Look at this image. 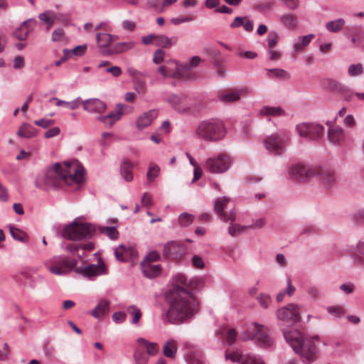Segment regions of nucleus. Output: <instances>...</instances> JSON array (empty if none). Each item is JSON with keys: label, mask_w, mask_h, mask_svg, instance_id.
I'll list each match as a JSON object with an SVG mask.
<instances>
[{"label": "nucleus", "mask_w": 364, "mask_h": 364, "mask_svg": "<svg viewBox=\"0 0 364 364\" xmlns=\"http://www.w3.org/2000/svg\"><path fill=\"white\" fill-rule=\"evenodd\" d=\"M187 277L181 273L173 277L172 285L166 294L169 304L166 319L172 324H181L191 319L197 311V302L188 290Z\"/></svg>", "instance_id": "nucleus-1"}, {"label": "nucleus", "mask_w": 364, "mask_h": 364, "mask_svg": "<svg viewBox=\"0 0 364 364\" xmlns=\"http://www.w3.org/2000/svg\"><path fill=\"white\" fill-rule=\"evenodd\" d=\"M85 169L77 160L55 163L48 168L43 176L35 180L36 188L47 191L63 184L79 186L84 180Z\"/></svg>", "instance_id": "nucleus-2"}, {"label": "nucleus", "mask_w": 364, "mask_h": 364, "mask_svg": "<svg viewBox=\"0 0 364 364\" xmlns=\"http://www.w3.org/2000/svg\"><path fill=\"white\" fill-rule=\"evenodd\" d=\"M286 341L290 345L294 351L301 356L304 363H310L315 360L316 348L311 338H304L298 330H283Z\"/></svg>", "instance_id": "nucleus-3"}, {"label": "nucleus", "mask_w": 364, "mask_h": 364, "mask_svg": "<svg viewBox=\"0 0 364 364\" xmlns=\"http://www.w3.org/2000/svg\"><path fill=\"white\" fill-rule=\"evenodd\" d=\"M289 176L296 181H306L314 176H318L326 188L332 187L336 182L334 172L330 168H311L306 165L295 164L289 169Z\"/></svg>", "instance_id": "nucleus-4"}, {"label": "nucleus", "mask_w": 364, "mask_h": 364, "mask_svg": "<svg viewBox=\"0 0 364 364\" xmlns=\"http://www.w3.org/2000/svg\"><path fill=\"white\" fill-rule=\"evenodd\" d=\"M196 134L205 141H217L225 136V129L221 121L211 119L199 123Z\"/></svg>", "instance_id": "nucleus-5"}, {"label": "nucleus", "mask_w": 364, "mask_h": 364, "mask_svg": "<svg viewBox=\"0 0 364 364\" xmlns=\"http://www.w3.org/2000/svg\"><path fill=\"white\" fill-rule=\"evenodd\" d=\"M290 137L284 131H279L267 136L263 140L266 150L271 154H283L289 144Z\"/></svg>", "instance_id": "nucleus-6"}, {"label": "nucleus", "mask_w": 364, "mask_h": 364, "mask_svg": "<svg viewBox=\"0 0 364 364\" xmlns=\"http://www.w3.org/2000/svg\"><path fill=\"white\" fill-rule=\"evenodd\" d=\"M95 231L94 225L90 223L73 221L64 228L63 237L70 240H87L92 237Z\"/></svg>", "instance_id": "nucleus-7"}, {"label": "nucleus", "mask_w": 364, "mask_h": 364, "mask_svg": "<svg viewBox=\"0 0 364 364\" xmlns=\"http://www.w3.org/2000/svg\"><path fill=\"white\" fill-rule=\"evenodd\" d=\"M76 264V259H68L63 255L54 256L44 262L45 267L55 275H65Z\"/></svg>", "instance_id": "nucleus-8"}, {"label": "nucleus", "mask_w": 364, "mask_h": 364, "mask_svg": "<svg viewBox=\"0 0 364 364\" xmlns=\"http://www.w3.org/2000/svg\"><path fill=\"white\" fill-rule=\"evenodd\" d=\"M299 310L300 307L299 305L289 304L277 309L276 316L279 321H282L284 323L294 324L299 322L301 319Z\"/></svg>", "instance_id": "nucleus-9"}, {"label": "nucleus", "mask_w": 364, "mask_h": 364, "mask_svg": "<svg viewBox=\"0 0 364 364\" xmlns=\"http://www.w3.org/2000/svg\"><path fill=\"white\" fill-rule=\"evenodd\" d=\"M230 166V161L226 154H220L216 157L208 158L205 163V168L213 173H222Z\"/></svg>", "instance_id": "nucleus-10"}, {"label": "nucleus", "mask_w": 364, "mask_h": 364, "mask_svg": "<svg viewBox=\"0 0 364 364\" xmlns=\"http://www.w3.org/2000/svg\"><path fill=\"white\" fill-rule=\"evenodd\" d=\"M296 130L299 136L312 139H318L324 134L323 126L316 123H301L297 124Z\"/></svg>", "instance_id": "nucleus-11"}, {"label": "nucleus", "mask_w": 364, "mask_h": 364, "mask_svg": "<svg viewBox=\"0 0 364 364\" xmlns=\"http://www.w3.org/2000/svg\"><path fill=\"white\" fill-rule=\"evenodd\" d=\"M255 333L242 334V339L243 341L256 339L260 346L264 347L271 346L273 341L272 338L267 334V332L264 331V326L258 323L253 324Z\"/></svg>", "instance_id": "nucleus-12"}, {"label": "nucleus", "mask_w": 364, "mask_h": 364, "mask_svg": "<svg viewBox=\"0 0 364 364\" xmlns=\"http://www.w3.org/2000/svg\"><path fill=\"white\" fill-rule=\"evenodd\" d=\"M76 272L85 277L92 278L107 274V268L102 259L100 257L97 264H91L85 267H77Z\"/></svg>", "instance_id": "nucleus-13"}, {"label": "nucleus", "mask_w": 364, "mask_h": 364, "mask_svg": "<svg viewBox=\"0 0 364 364\" xmlns=\"http://www.w3.org/2000/svg\"><path fill=\"white\" fill-rule=\"evenodd\" d=\"M229 202L230 198L223 196L218 198L214 203V210L223 222H234L236 220V214L234 209L230 210L229 213L223 211L227 208Z\"/></svg>", "instance_id": "nucleus-14"}, {"label": "nucleus", "mask_w": 364, "mask_h": 364, "mask_svg": "<svg viewBox=\"0 0 364 364\" xmlns=\"http://www.w3.org/2000/svg\"><path fill=\"white\" fill-rule=\"evenodd\" d=\"M250 89L244 87L238 89H233L228 91H221L218 95V100L225 104L232 103L238 101L241 96H245L250 93Z\"/></svg>", "instance_id": "nucleus-15"}, {"label": "nucleus", "mask_w": 364, "mask_h": 364, "mask_svg": "<svg viewBox=\"0 0 364 364\" xmlns=\"http://www.w3.org/2000/svg\"><path fill=\"white\" fill-rule=\"evenodd\" d=\"M118 38L117 36H113L107 33H97L96 41L99 51L102 55H109L112 46L110 44Z\"/></svg>", "instance_id": "nucleus-16"}, {"label": "nucleus", "mask_w": 364, "mask_h": 364, "mask_svg": "<svg viewBox=\"0 0 364 364\" xmlns=\"http://www.w3.org/2000/svg\"><path fill=\"white\" fill-rule=\"evenodd\" d=\"M225 358L240 364H264L259 357L254 355H243L238 351L225 354Z\"/></svg>", "instance_id": "nucleus-17"}, {"label": "nucleus", "mask_w": 364, "mask_h": 364, "mask_svg": "<svg viewBox=\"0 0 364 364\" xmlns=\"http://www.w3.org/2000/svg\"><path fill=\"white\" fill-rule=\"evenodd\" d=\"M167 102L178 112H186L190 109L188 97L186 95H171L168 97Z\"/></svg>", "instance_id": "nucleus-18"}, {"label": "nucleus", "mask_w": 364, "mask_h": 364, "mask_svg": "<svg viewBox=\"0 0 364 364\" xmlns=\"http://www.w3.org/2000/svg\"><path fill=\"white\" fill-rule=\"evenodd\" d=\"M83 109L90 113H102L107 108L106 104L97 98H91L82 102Z\"/></svg>", "instance_id": "nucleus-19"}, {"label": "nucleus", "mask_w": 364, "mask_h": 364, "mask_svg": "<svg viewBox=\"0 0 364 364\" xmlns=\"http://www.w3.org/2000/svg\"><path fill=\"white\" fill-rule=\"evenodd\" d=\"M158 116V111L156 109H150L144 112L136 120V126L139 130H143L149 127L154 119Z\"/></svg>", "instance_id": "nucleus-20"}, {"label": "nucleus", "mask_w": 364, "mask_h": 364, "mask_svg": "<svg viewBox=\"0 0 364 364\" xmlns=\"http://www.w3.org/2000/svg\"><path fill=\"white\" fill-rule=\"evenodd\" d=\"M124 107V105L122 104H117V110L115 112H112L105 116L100 115L97 117V119L100 122H103L105 125L112 127L117 121L120 119L122 115V110Z\"/></svg>", "instance_id": "nucleus-21"}, {"label": "nucleus", "mask_w": 364, "mask_h": 364, "mask_svg": "<svg viewBox=\"0 0 364 364\" xmlns=\"http://www.w3.org/2000/svg\"><path fill=\"white\" fill-rule=\"evenodd\" d=\"M29 23L35 25L36 21L32 19L24 21L22 24L14 31V37L19 41H26L28 33L33 30V27L28 25Z\"/></svg>", "instance_id": "nucleus-22"}, {"label": "nucleus", "mask_w": 364, "mask_h": 364, "mask_svg": "<svg viewBox=\"0 0 364 364\" xmlns=\"http://www.w3.org/2000/svg\"><path fill=\"white\" fill-rule=\"evenodd\" d=\"M140 265L144 275L149 279L155 278L161 272V268L159 264H153L147 263V262H141Z\"/></svg>", "instance_id": "nucleus-23"}, {"label": "nucleus", "mask_w": 364, "mask_h": 364, "mask_svg": "<svg viewBox=\"0 0 364 364\" xmlns=\"http://www.w3.org/2000/svg\"><path fill=\"white\" fill-rule=\"evenodd\" d=\"M182 251V245L178 242L170 241L164 245L163 255L165 257H176Z\"/></svg>", "instance_id": "nucleus-24"}, {"label": "nucleus", "mask_w": 364, "mask_h": 364, "mask_svg": "<svg viewBox=\"0 0 364 364\" xmlns=\"http://www.w3.org/2000/svg\"><path fill=\"white\" fill-rule=\"evenodd\" d=\"M135 43L132 41L117 43L112 46V49L111 51L109 52V55L126 53L133 49Z\"/></svg>", "instance_id": "nucleus-25"}, {"label": "nucleus", "mask_w": 364, "mask_h": 364, "mask_svg": "<svg viewBox=\"0 0 364 364\" xmlns=\"http://www.w3.org/2000/svg\"><path fill=\"white\" fill-rule=\"evenodd\" d=\"M132 251L133 249L131 247L119 245L114 249V252L117 260L120 262H126L130 257Z\"/></svg>", "instance_id": "nucleus-26"}, {"label": "nucleus", "mask_w": 364, "mask_h": 364, "mask_svg": "<svg viewBox=\"0 0 364 364\" xmlns=\"http://www.w3.org/2000/svg\"><path fill=\"white\" fill-rule=\"evenodd\" d=\"M280 23L289 29H294L298 25L296 15L291 13H286L279 16Z\"/></svg>", "instance_id": "nucleus-27"}, {"label": "nucleus", "mask_w": 364, "mask_h": 364, "mask_svg": "<svg viewBox=\"0 0 364 364\" xmlns=\"http://www.w3.org/2000/svg\"><path fill=\"white\" fill-rule=\"evenodd\" d=\"M176 37L169 38L164 34L156 35L155 45L163 48H169L177 43Z\"/></svg>", "instance_id": "nucleus-28"}, {"label": "nucleus", "mask_w": 364, "mask_h": 364, "mask_svg": "<svg viewBox=\"0 0 364 364\" xmlns=\"http://www.w3.org/2000/svg\"><path fill=\"white\" fill-rule=\"evenodd\" d=\"M109 304L110 303L108 300L102 299L90 312L91 315L96 318H100L109 311Z\"/></svg>", "instance_id": "nucleus-29"}, {"label": "nucleus", "mask_w": 364, "mask_h": 364, "mask_svg": "<svg viewBox=\"0 0 364 364\" xmlns=\"http://www.w3.org/2000/svg\"><path fill=\"white\" fill-rule=\"evenodd\" d=\"M328 137L331 142L338 144L344 139L343 129L341 127L328 129Z\"/></svg>", "instance_id": "nucleus-30"}, {"label": "nucleus", "mask_w": 364, "mask_h": 364, "mask_svg": "<svg viewBox=\"0 0 364 364\" xmlns=\"http://www.w3.org/2000/svg\"><path fill=\"white\" fill-rule=\"evenodd\" d=\"M134 165L129 161H124L121 164L120 173L126 181H131L133 179L132 170Z\"/></svg>", "instance_id": "nucleus-31"}, {"label": "nucleus", "mask_w": 364, "mask_h": 364, "mask_svg": "<svg viewBox=\"0 0 364 364\" xmlns=\"http://www.w3.org/2000/svg\"><path fill=\"white\" fill-rule=\"evenodd\" d=\"M36 134L37 130L28 124L21 125L17 132L18 136L27 139L35 136Z\"/></svg>", "instance_id": "nucleus-32"}, {"label": "nucleus", "mask_w": 364, "mask_h": 364, "mask_svg": "<svg viewBox=\"0 0 364 364\" xmlns=\"http://www.w3.org/2000/svg\"><path fill=\"white\" fill-rule=\"evenodd\" d=\"M38 18L41 21L47 24V28H50L57 21V14L51 10H48L39 14Z\"/></svg>", "instance_id": "nucleus-33"}, {"label": "nucleus", "mask_w": 364, "mask_h": 364, "mask_svg": "<svg viewBox=\"0 0 364 364\" xmlns=\"http://www.w3.org/2000/svg\"><path fill=\"white\" fill-rule=\"evenodd\" d=\"M9 232L14 240H18L22 242H27L28 240V235L23 230L9 225Z\"/></svg>", "instance_id": "nucleus-34"}, {"label": "nucleus", "mask_w": 364, "mask_h": 364, "mask_svg": "<svg viewBox=\"0 0 364 364\" xmlns=\"http://www.w3.org/2000/svg\"><path fill=\"white\" fill-rule=\"evenodd\" d=\"M323 85L326 89L332 92H335L338 95L341 93V92L346 86L341 82L331 78L325 80L323 82Z\"/></svg>", "instance_id": "nucleus-35"}, {"label": "nucleus", "mask_w": 364, "mask_h": 364, "mask_svg": "<svg viewBox=\"0 0 364 364\" xmlns=\"http://www.w3.org/2000/svg\"><path fill=\"white\" fill-rule=\"evenodd\" d=\"M262 115L279 117L284 114V111L280 107L264 106L260 110Z\"/></svg>", "instance_id": "nucleus-36"}, {"label": "nucleus", "mask_w": 364, "mask_h": 364, "mask_svg": "<svg viewBox=\"0 0 364 364\" xmlns=\"http://www.w3.org/2000/svg\"><path fill=\"white\" fill-rule=\"evenodd\" d=\"M267 77L269 78L289 79L290 77L287 71L280 68L266 69Z\"/></svg>", "instance_id": "nucleus-37"}, {"label": "nucleus", "mask_w": 364, "mask_h": 364, "mask_svg": "<svg viewBox=\"0 0 364 364\" xmlns=\"http://www.w3.org/2000/svg\"><path fill=\"white\" fill-rule=\"evenodd\" d=\"M127 313L132 317L131 320V323L132 324H139V320L141 317V311L136 306L131 305L128 306L127 309Z\"/></svg>", "instance_id": "nucleus-38"}, {"label": "nucleus", "mask_w": 364, "mask_h": 364, "mask_svg": "<svg viewBox=\"0 0 364 364\" xmlns=\"http://www.w3.org/2000/svg\"><path fill=\"white\" fill-rule=\"evenodd\" d=\"M345 25V20L343 18H338L334 21L327 22L326 28L331 33H337L340 31Z\"/></svg>", "instance_id": "nucleus-39"}, {"label": "nucleus", "mask_w": 364, "mask_h": 364, "mask_svg": "<svg viewBox=\"0 0 364 364\" xmlns=\"http://www.w3.org/2000/svg\"><path fill=\"white\" fill-rule=\"evenodd\" d=\"M176 343L173 339L168 340L164 344L163 353L167 358H173L176 353Z\"/></svg>", "instance_id": "nucleus-40"}, {"label": "nucleus", "mask_w": 364, "mask_h": 364, "mask_svg": "<svg viewBox=\"0 0 364 364\" xmlns=\"http://www.w3.org/2000/svg\"><path fill=\"white\" fill-rule=\"evenodd\" d=\"M50 101H55L56 105L58 107H68L70 109H75L79 107V98L75 99L73 101L71 102H67L62 100H60L57 97H53L50 100Z\"/></svg>", "instance_id": "nucleus-41"}, {"label": "nucleus", "mask_w": 364, "mask_h": 364, "mask_svg": "<svg viewBox=\"0 0 364 364\" xmlns=\"http://www.w3.org/2000/svg\"><path fill=\"white\" fill-rule=\"evenodd\" d=\"M200 62L201 58L199 56L196 55L191 58L189 63L183 65L181 68H178L181 70V73L183 75V77H184V73L188 72L193 68L198 66Z\"/></svg>", "instance_id": "nucleus-42"}, {"label": "nucleus", "mask_w": 364, "mask_h": 364, "mask_svg": "<svg viewBox=\"0 0 364 364\" xmlns=\"http://www.w3.org/2000/svg\"><path fill=\"white\" fill-rule=\"evenodd\" d=\"M247 229H249L248 225H240L239 224H235L233 223V222H230V224L228 228V233L232 237H235L238 235L242 234Z\"/></svg>", "instance_id": "nucleus-43"}, {"label": "nucleus", "mask_w": 364, "mask_h": 364, "mask_svg": "<svg viewBox=\"0 0 364 364\" xmlns=\"http://www.w3.org/2000/svg\"><path fill=\"white\" fill-rule=\"evenodd\" d=\"M139 344H144L146 346V353L150 355H154L157 351V345L155 343H150L143 338H139L137 340Z\"/></svg>", "instance_id": "nucleus-44"}, {"label": "nucleus", "mask_w": 364, "mask_h": 364, "mask_svg": "<svg viewBox=\"0 0 364 364\" xmlns=\"http://www.w3.org/2000/svg\"><path fill=\"white\" fill-rule=\"evenodd\" d=\"M158 71L163 75L164 77H171L174 78L177 76L183 77V75L181 73V70L178 69L176 72L169 70L166 66H161L158 68Z\"/></svg>", "instance_id": "nucleus-45"}, {"label": "nucleus", "mask_w": 364, "mask_h": 364, "mask_svg": "<svg viewBox=\"0 0 364 364\" xmlns=\"http://www.w3.org/2000/svg\"><path fill=\"white\" fill-rule=\"evenodd\" d=\"M101 233L106 235L111 240H116L119 237V232L115 227H100Z\"/></svg>", "instance_id": "nucleus-46"}, {"label": "nucleus", "mask_w": 364, "mask_h": 364, "mask_svg": "<svg viewBox=\"0 0 364 364\" xmlns=\"http://www.w3.org/2000/svg\"><path fill=\"white\" fill-rule=\"evenodd\" d=\"M160 168L156 164H150L146 173L147 180L151 183L158 176Z\"/></svg>", "instance_id": "nucleus-47"}, {"label": "nucleus", "mask_w": 364, "mask_h": 364, "mask_svg": "<svg viewBox=\"0 0 364 364\" xmlns=\"http://www.w3.org/2000/svg\"><path fill=\"white\" fill-rule=\"evenodd\" d=\"M194 219V215L188 213H183L178 217V222L181 225L187 227L190 225Z\"/></svg>", "instance_id": "nucleus-48"}, {"label": "nucleus", "mask_w": 364, "mask_h": 364, "mask_svg": "<svg viewBox=\"0 0 364 364\" xmlns=\"http://www.w3.org/2000/svg\"><path fill=\"white\" fill-rule=\"evenodd\" d=\"M327 311L335 318H340L346 313L344 308L341 306H328Z\"/></svg>", "instance_id": "nucleus-49"}, {"label": "nucleus", "mask_w": 364, "mask_h": 364, "mask_svg": "<svg viewBox=\"0 0 364 364\" xmlns=\"http://www.w3.org/2000/svg\"><path fill=\"white\" fill-rule=\"evenodd\" d=\"M348 75L351 77L360 75L363 73V67L361 63L352 64L348 67Z\"/></svg>", "instance_id": "nucleus-50"}, {"label": "nucleus", "mask_w": 364, "mask_h": 364, "mask_svg": "<svg viewBox=\"0 0 364 364\" xmlns=\"http://www.w3.org/2000/svg\"><path fill=\"white\" fill-rule=\"evenodd\" d=\"M86 49V45L78 46L71 50L64 49L63 53L66 55H68L69 53H72L75 55L81 56L85 53Z\"/></svg>", "instance_id": "nucleus-51"}, {"label": "nucleus", "mask_w": 364, "mask_h": 364, "mask_svg": "<svg viewBox=\"0 0 364 364\" xmlns=\"http://www.w3.org/2000/svg\"><path fill=\"white\" fill-rule=\"evenodd\" d=\"M339 95L342 96L345 101L350 102L353 101L355 92L347 86H345Z\"/></svg>", "instance_id": "nucleus-52"}, {"label": "nucleus", "mask_w": 364, "mask_h": 364, "mask_svg": "<svg viewBox=\"0 0 364 364\" xmlns=\"http://www.w3.org/2000/svg\"><path fill=\"white\" fill-rule=\"evenodd\" d=\"M279 41V35L276 32H270L267 37V46L269 49H273Z\"/></svg>", "instance_id": "nucleus-53"}, {"label": "nucleus", "mask_w": 364, "mask_h": 364, "mask_svg": "<svg viewBox=\"0 0 364 364\" xmlns=\"http://www.w3.org/2000/svg\"><path fill=\"white\" fill-rule=\"evenodd\" d=\"M134 90L141 95H144L146 92V85L144 80L137 79L135 80Z\"/></svg>", "instance_id": "nucleus-54"}, {"label": "nucleus", "mask_w": 364, "mask_h": 364, "mask_svg": "<svg viewBox=\"0 0 364 364\" xmlns=\"http://www.w3.org/2000/svg\"><path fill=\"white\" fill-rule=\"evenodd\" d=\"M289 10H295L299 6V0H279Z\"/></svg>", "instance_id": "nucleus-55"}, {"label": "nucleus", "mask_w": 364, "mask_h": 364, "mask_svg": "<svg viewBox=\"0 0 364 364\" xmlns=\"http://www.w3.org/2000/svg\"><path fill=\"white\" fill-rule=\"evenodd\" d=\"M55 121L53 119H41L38 120H35L34 124L38 127H41L43 129H46L53 124H54Z\"/></svg>", "instance_id": "nucleus-56"}, {"label": "nucleus", "mask_w": 364, "mask_h": 364, "mask_svg": "<svg viewBox=\"0 0 364 364\" xmlns=\"http://www.w3.org/2000/svg\"><path fill=\"white\" fill-rule=\"evenodd\" d=\"M257 300L259 301V304L264 309L268 308L269 305L271 303V298L269 295L261 294L257 297Z\"/></svg>", "instance_id": "nucleus-57"}, {"label": "nucleus", "mask_w": 364, "mask_h": 364, "mask_svg": "<svg viewBox=\"0 0 364 364\" xmlns=\"http://www.w3.org/2000/svg\"><path fill=\"white\" fill-rule=\"evenodd\" d=\"M160 259V255L156 251L150 252L141 262H147V263L152 264Z\"/></svg>", "instance_id": "nucleus-58"}, {"label": "nucleus", "mask_w": 364, "mask_h": 364, "mask_svg": "<svg viewBox=\"0 0 364 364\" xmlns=\"http://www.w3.org/2000/svg\"><path fill=\"white\" fill-rule=\"evenodd\" d=\"M193 21L192 17H188V16H180L176 18H172L171 19V23L173 25H179L183 23L190 22Z\"/></svg>", "instance_id": "nucleus-59"}, {"label": "nucleus", "mask_w": 364, "mask_h": 364, "mask_svg": "<svg viewBox=\"0 0 364 364\" xmlns=\"http://www.w3.org/2000/svg\"><path fill=\"white\" fill-rule=\"evenodd\" d=\"M165 53L161 49H158L154 52L153 61L156 64H159L164 60Z\"/></svg>", "instance_id": "nucleus-60"}, {"label": "nucleus", "mask_w": 364, "mask_h": 364, "mask_svg": "<svg viewBox=\"0 0 364 364\" xmlns=\"http://www.w3.org/2000/svg\"><path fill=\"white\" fill-rule=\"evenodd\" d=\"M237 337V332L235 329L231 328L226 333L227 343L229 346L233 344Z\"/></svg>", "instance_id": "nucleus-61"}, {"label": "nucleus", "mask_w": 364, "mask_h": 364, "mask_svg": "<svg viewBox=\"0 0 364 364\" xmlns=\"http://www.w3.org/2000/svg\"><path fill=\"white\" fill-rule=\"evenodd\" d=\"M126 316V313L117 311L112 314V319L115 323H120L125 321Z\"/></svg>", "instance_id": "nucleus-62"}, {"label": "nucleus", "mask_w": 364, "mask_h": 364, "mask_svg": "<svg viewBox=\"0 0 364 364\" xmlns=\"http://www.w3.org/2000/svg\"><path fill=\"white\" fill-rule=\"evenodd\" d=\"M13 67L14 69L19 70L24 67V58L21 55H16L14 59Z\"/></svg>", "instance_id": "nucleus-63"}, {"label": "nucleus", "mask_w": 364, "mask_h": 364, "mask_svg": "<svg viewBox=\"0 0 364 364\" xmlns=\"http://www.w3.org/2000/svg\"><path fill=\"white\" fill-rule=\"evenodd\" d=\"M122 27L125 31H133L136 28V23L132 21L125 20L122 22Z\"/></svg>", "instance_id": "nucleus-64"}]
</instances>
